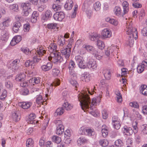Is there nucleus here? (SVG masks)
Instances as JSON below:
<instances>
[{"mask_svg":"<svg viewBox=\"0 0 147 147\" xmlns=\"http://www.w3.org/2000/svg\"><path fill=\"white\" fill-rule=\"evenodd\" d=\"M78 99L80 102V104L83 110L89 109L90 108L89 104L90 103V100L88 93L86 91L82 93L81 95H78Z\"/></svg>","mask_w":147,"mask_h":147,"instance_id":"f257e3e1","label":"nucleus"},{"mask_svg":"<svg viewBox=\"0 0 147 147\" xmlns=\"http://www.w3.org/2000/svg\"><path fill=\"white\" fill-rule=\"evenodd\" d=\"M123 7V12H122V10L120 7L118 6L115 7L114 9L115 14L119 17H123L125 14L127 13L129 11V3L125 1H124L122 3Z\"/></svg>","mask_w":147,"mask_h":147,"instance_id":"f03ea898","label":"nucleus"},{"mask_svg":"<svg viewBox=\"0 0 147 147\" xmlns=\"http://www.w3.org/2000/svg\"><path fill=\"white\" fill-rule=\"evenodd\" d=\"M126 28L125 29L126 33L128 36H131L132 37H134V38L136 40L138 38V32L136 28L133 27L132 24L129 23L126 24Z\"/></svg>","mask_w":147,"mask_h":147,"instance_id":"7ed1b4c3","label":"nucleus"},{"mask_svg":"<svg viewBox=\"0 0 147 147\" xmlns=\"http://www.w3.org/2000/svg\"><path fill=\"white\" fill-rule=\"evenodd\" d=\"M63 59L61 56V54L56 51H54L50 54V57H49V60L51 61L54 63L63 61Z\"/></svg>","mask_w":147,"mask_h":147,"instance_id":"20e7f679","label":"nucleus"},{"mask_svg":"<svg viewBox=\"0 0 147 147\" xmlns=\"http://www.w3.org/2000/svg\"><path fill=\"white\" fill-rule=\"evenodd\" d=\"M71 44L69 43L66 47L61 48V52L62 55H64L66 59L68 60L69 58L71 53Z\"/></svg>","mask_w":147,"mask_h":147,"instance_id":"39448f33","label":"nucleus"},{"mask_svg":"<svg viewBox=\"0 0 147 147\" xmlns=\"http://www.w3.org/2000/svg\"><path fill=\"white\" fill-rule=\"evenodd\" d=\"M21 6L23 8L22 14L24 16H27L29 14H31L32 13V10L30 8L29 3H22L21 5Z\"/></svg>","mask_w":147,"mask_h":147,"instance_id":"423d86ee","label":"nucleus"},{"mask_svg":"<svg viewBox=\"0 0 147 147\" xmlns=\"http://www.w3.org/2000/svg\"><path fill=\"white\" fill-rule=\"evenodd\" d=\"M75 59L80 68L84 69L86 68L87 66L83 57L80 55H78L75 57Z\"/></svg>","mask_w":147,"mask_h":147,"instance_id":"0eeeda50","label":"nucleus"},{"mask_svg":"<svg viewBox=\"0 0 147 147\" xmlns=\"http://www.w3.org/2000/svg\"><path fill=\"white\" fill-rule=\"evenodd\" d=\"M20 61L19 59H16L9 64V66L8 65L9 68L11 69L14 72L17 71L19 68V65Z\"/></svg>","mask_w":147,"mask_h":147,"instance_id":"6e6552de","label":"nucleus"},{"mask_svg":"<svg viewBox=\"0 0 147 147\" xmlns=\"http://www.w3.org/2000/svg\"><path fill=\"white\" fill-rule=\"evenodd\" d=\"M55 123L57 124L56 133L58 135H61L64 132V127L61 120L56 121Z\"/></svg>","mask_w":147,"mask_h":147,"instance_id":"1a4fd4ad","label":"nucleus"},{"mask_svg":"<svg viewBox=\"0 0 147 147\" xmlns=\"http://www.w3.org/2000/svg\"><path fill=\"white\" fill-rule=\"evenodd\" d=\"M53 17L55 20L61 21L64 18L65 14L62 11L56 12L54 14Z\"/></svg>","mask_w":147,"mask_h":147,"instance_id":"9d476101","label":"nucleus"},{"mask_svg":"<svg viewBox=\"0 0 147 147\" xmlns=\"http://www.w3.org/2000/svg\"><path fill=\"white\" fill-rule=\"evenodd\" d=\"M76 67V65L75 62L71 60L70 61L68 68L69 69V73L71 75H73L74 77L76 78V74L74 73V71L73 70Z\"/></svg>","mask_w":147,"mask_h":147,"instance_id":"9b49d317","label":"nucleus"},{"mask_svg":"<svg viewBox=\"0 0 147 147\" xmlns=\"http://www.w3.org/2000/svg\"><path fill=\"white\" fill-rule=\"evenodd\" d=\"M52 15V12L49 10H47L45 13L43 14L42 17V20L44 22L46 21L51 18Z\"/></svg>","mask_w":147,"mask_h":147,"instance_id":"f8f14e48","label":"nucleus"},{"mask_svg":"<svg viewBox=\"0 0 147 147\" xmlns=\"http://www.w3.org/2000/svg\"><path fill=\"white\" fill-rule=\"evenodd\" d=\"M83 47L87 51L92 54H96L97 53V51L92 46L88 45H83Z\"/></svg>","mask_w":147,"mask_h":147,"instance_id":"ddd939ff","label":"nucleus"},{"mask_svg":"<svg viewBox=\"0 0 147 147\" xmlns=\"http://www.w3.org/2000/svg\"><path fill=\"white\" fill-rule=\"evenodd\" d=\"M19 111L18 110H14L12 112V116L14 121L17 122L20 119V116L19 115Z\"/></svg>","mask_w":147,"mask_h":147,"instance_id":"4468645a","label":"nucleus"},{"mask_svg":"<svg viewBox=\"0 0 147 147\" xmlns=\"http://www.w3.org/2000/svg\"><path fill=\"white\" fill-rule=\"evenodd\" d=\"M87 66L90 69H95L97 67V64L96 61L93 59H91L88 62Z\"/></svg>","mask_w":147,"mask_h":147,"instance_id":"2eb2a0df","label":"nucleus"},{"mask_svg":"<svg viewBox=\"0 0 147 147\" xmlns=\"http://www.w3.org/2000/svg\"><path fill=\"white\" fill-rule=\"evenodd\" d=\"M111 34V31L108 28L104 29L102 32V36L104 38L110 37Z\"/></svg>","mask_w":147,"mask_h":147,"instance_id":"dca6fc26","label":"nucleus"},{"mask_svg":"<svg viewBox=\"0 0 147 147\" xmlns=\"http://www.w3.org/2000/svg\"><path fill=\"white\" fill-rule=\"evenodd\" d=\"M35 118V115L34 114L32 113L30 114L28 117V118L27 119V121L28 123L31 124H35V122H36L34 120Z\"/></svg>","mask_w":147,"mask_h":147,"instance_id":"f3484780","label":"nucleus"},{"mask_svg":"<svg viewBox=\"0 0 147 147\" xmlns=\"http://www.w3.org/2000/svg\"><path fill=\"white\" fill-rule=\"evenodd\" d=\"M52 66V63L51 62H48L46 64L42 65L41 68L42 70L45 71H46L51 69Z\"/></svg>","mask_w":147,"mask_h":147,"instance_id":"a211bd4d","label":"nucleus"},{"mask_svg":"<svg viewBox=\"0 0 147 147\" xmlns=\"http://www.w3.org/2000/svg\"><path fill=\"white\" fill-rule=\"evenodd\" d=\"M123 129H124L123 133H125V134L126 135L130 136L133 133V131L130 127L125 126L123 127Z\"/></svg>","mask_w":147,"mask_h":147,"instance_id":"6ab92c4d","label":"nucleus"},{"mask_svg":"<svg viewBox=\"0 0 147 147\" xmlns=\"http://www.w3.org/2000/svg\"><path fill=\"white\" fill-rule=\"evenodd\" d=\"M73 5V2L72 0H67L64 6V7L67 10H70L72 9Z\"/></svg>","mask_w":147,"mask_h":147,"instance_id":"aec40b11","label":"nucleus"},{"mask_svg":"<svg viewBox=\"0 0 147 147\" xmlns=\"http://www.w3.org/2000/svg\"><path fill=\"white\" fill-rule=\"evenodd\" d=\"M140 93L144 96H147V86L143 84L141 86L140 88Z\"/></svg>","mask_w":147,"mask_h":147,"instance_id":"412c9836","label":"nucleus"},{"mask_svg":"<svg viewBox=\"0 0 147 147\" xmlns=\"http://www.w3.org/2000/svg\"><path fill=\"white\" fill-rule=\"evenodd\" d=\"M21 26V24L20 22L18 21L15 22L13 27V31L15 32H17Z\"/></svg>","mask_w":147,"mask_h":147,"instance_id":"4be33fe9","label":"nucleus"},{"mask_svg":"<svg viewBox=\"0 0 147 147\" xmlns=\"http://www.w3.org/2000/svg\"><path fill=\"white\" fill-rule=\"evenodd\" d=\"M25 77V75L24 73L20 74L16 76V80L17 81L22 82L24 81Z\"/></svg>","mask_w":147,"mask_h":147,"instance_id":"5701e85b","label":"nucleus"},{"mask_svg":"<svg viewBox=\"0 0 147 147\" xmlns=\"http://www.w3.org/2000/svg\"><path fill=\"white\" fill-rule=\"evenodd\" d=\"M71 79L69 81L70 83L74 86L76 88L78 86V84L77 82V81L75 80V78H76L74 77L73 75H71Z\"/></svg>","mask_w":147,"mask_h":147,"instance_id":"b1692460","label":"nucleus"},{"mask_svg":"<svg viewBox=\"0 0 147 147\" xmlns=\"http://www.w3.org/2000/svg\"><path fill=\"white\" fill-rule=\"evenodd\" d=\"M21 105V107L24 109H27L29 108L32 105V103L30 102H23Z\"/></svg>","mask_w":147,"mask_h":147,"instance_id":"393cba45","label":"nucleus"},{"mask_svg":"<svg viewBox=\"0 0 147 147\" xmlns=\"http://www.w3.org/2000/svg\"><path fill=\"white\" fill-rule=\"evenodd\" d=\"M115 48L117 49V47H111L110 48H108L107 49V50L105 52V55L107 57H109L111 55H112L113 54V50L114 49H115Z\"/></svg>","mask_w":147,"mask_h":147,"instance_id":"a878e982","label":"nucleus"},{"mask_svg":"<svg viewBox=\"0 0 147 147\" xmlns=\"http://www.w3.org/2000/svg\"><path fill=\"white\" fill-rule=\"evenodd\" d=\"M64 112V110L63 107L59 108L56 111V112L54 114V116H57L58 115H61Z\"/></svg>","mask_w":147,"mask_h":147,"instance_id":"bb28decb","label":"nucleus"},{"mask_svg":"<svg viewBox=\"0 0 147 147\" xmlns=\"http://www.w3.org/2000/svg\"><path fill=\"white\" fill-rule=\"evenodd\" d=\"M100 35L97 33H94L89 36V38L92 41H94L98 40L100 37Z\"/></svg>","mask_w":147,"mask_h":147,"instance_id":"cd10ccee","label":"nucleus"},{"mask_svg":"<svg viewBox=\"0 0 147 147\" xmlns=\"http://www.w3.org/2000/svg\"><path fill=\"white\" fill-rule=\"evenodd\" d=\"M52 141L57 144H59L61 141V138L57 136H53L51 138Z\"/></svg>","mask_w":147,"mask_h":147,"instance_id":"c85d7f7f","label":"nucleus"},{"mask_svg":"<svg viewBox=\"0 0 147 147\" xmlns=\"http://www.w3.org/2000/svg\"><path fill=\"white\" fill-rule=\"evenodd\" d=\"M62 107H63L64 110L66 109L67 111L70 110L72 107L68 102H65L63 105Z\"/></svg>","mask_w":147,"mask_h":147,"instance_id":"c756f323","label":"nucleus"},{"mask_svg":"<svg viewBox=\"0 0 147 147\" xmlns=\"http://www.w3.org/2000/svg\"><path fill=\"white\" fill-rule=\"evenodd\" d=\"M99 144L101 146L103 147H106L109 144L108 141L106 140H100L99 141Z\"/></svg>","mask_w":147,"mask_h":147,"instance_id":"7c9ffc66","label":"nucleus"},{"mask_svg":"<svg viewBox=\"0 0 147 147\" xmlns=\"http://www.w3.org/2000/svg\"><path fill=\"white\" fill-rule=\"evenodd\" d=\"M104 74V77L106 79L108 80L110 79L111 76V74L109 70H106Z\"/></svg>","mask_w":147,"mask_h":147,"instance_id":"2f4dec72","label":"nucleus"},{"mask_svg":"<svg viewBox=\"0 0 147 147\" xmlns=\"http://www.w3.org/2000/svg\"><path fill=\"white\" fill-rule=\"evenodd\" d=\"M115 146L117 147H121L123 145V143L122 140L120 139H118L115 141ZM111 147H115L113 145L111 146Z\"/></svg>","mask_w":147,"mask_h":147,"instance_id":"473e14b6","label":"nucleus"},{"mask_svg":"<svg viewBox=\"0 0 147 147\" xmlns=\"http://www.w3.org/2000/svg\"><path fill=\"white\" fill-rule=\"evenodd\" d=\"M97 44L99 49H104L105 47L104 42L102 41L99 40H97Z\"/></svg>","mask_w":147,"mask_h":147,"instance_id":"72a5a7b5","label":"nucleus"},{"mask_svg":"<svg viewBox=\"0 0 147 147\" xmlns=\"http://www.w3.org/2000/svg\"><path fill=\"white\" fill-rule=\"evenodd\" d=\"M127 37L128 38V45L130 47H131L134 44V37H132L131 36H128Z\"/></svg>","mask_w":147,"mask_h":147,"instance_id":"f704fd0d","label":"nucleus"},{"mask_svg":"<svg viewBox=\"0 0 147 147\" xmlns=\"http://www.w3.org/2000/svg\"><path fill=\"white\" fill-rule=\"evenodd\" d=\"M86 135L89 136H91L94 135L95 132L93 129H86Z\"/></svg>","mask_w":147,"mask_h":147,"instance_id":"c9c22d12","label":"nucleus"},{"mask_svg":"<svg viewBox=\"0 0 147 147\" xmlns=\"http://www.w3.org/2000/svg\"><path fill=\"white\" fill-rule=\"evenodd\" d=\"M82 79L83 81L85 82H88L89 80V76L88 74L84 73L82 74Z\"/></svg>","mask_w":147,"mask_h":147,"instance_id":"e433bc0d","label":"nucleus"},{"mask_svg":"<svg viewBox=\"0 0 147 147\" xmlns=\"http://www.w3.org/2000/svg\"><path fill=\"white\" fill-rule=\"evenodd\" d=\"M7 91L5 89L3 90L0 96V99L1 100H4L5 99L7 96Z\"/></svg>","mask_w":147,"mask_h":147,"instance_id":"4c0bfd02","label":"nucleus"},{"mask_svg":"<svg viewBox=\"0 0 147 147\" xmlns=\"http://www.w3.org/2000/svg\"><path fill=\"white\" fill-rule=\"evenodd\" d=\"M88 140L84 138L80 137L78 140V144L81 145L82 144L87 143Z\"/></svg>","mask_w":147,"mask_h":147,"instance_id":"58836bf2","label":"nucleus"},{"mask_svg":"<svg viewBox=\"0 0 147 147\" xmlns=\"http://www.w3.org/2000/svg\"><path fill=\"white\" fill-rule=\"evenodd\" d=\"M142 133L143 134H147V125L144 124L141 126Z\"/></svg>","mask_w":147,"mask_h":147,"instance_id":"ea45409f","label":"nucleus"},{"mask_svg":"<svg viewBox=\"0 0 147 147\" xmlns=\"http://www.w3.org/2000/svg\"><path fill=\"white\" fill-rule=\"evenodd\" d=\"M26 145L27 147H32L33 146V141L32 139L29 138L27 140Z\"/></svg>","mask_w":147,"mask_h":147,"instance_id":"a19ab883","label":"nucleus"},{"mask_svg":"<svg viewBox=\"0 0 147 147\" xmlns=\"http://www.w3.org/2000/svg\"><path fill=\"white\" fill-rule=\"evenodd\" d=\"M43 102L42 98V96L40 95H37L36 99V103L40 105Z\"/></svg>","mask_w":147,"mask_h":147,"instance_id":"79ce46f5","label":"nucleus"},{"mask_svg":"<svg viewBox=\"0 0 147 147\" xmlns=\"http://www.w3.org/2000/svg\"><path fill=\"white\" fill-rule=\"evenodd\" d=\"M55 3L52 6V8L55 11H57L61 9V6L59 4Z\"/></svg>","mask_w":147,"mask_h":147,"instance_id":"37998d69","label":"nucleus"},{"mask_svg":"<svg viewBox=\"0 0 147 147\" xmlns=\"http://www.w3.org/2000/svg\"><path fill=\"white\" fill-rule=\"evenodd\" d=\"M101 4L98 1L96 2L94 5V9L96 11H99L100 9Z\"/></svg>","mask_w":147,"mask_h":147,"instance_id":"c03bdc74","label":"nucleus"},{"mask_svg":"<svg viewBox=\"0 0 147 147\" xmlns=\"http://www.w3.org/2000/svg\"><path fill=\"white\" fill-rule=\"evenodd\" d=\"M138 122L136 121H134L132 123V126L134 128L133 132L134 134L137 133L138 132V128L137 127Z\"/></svg>","mask_w":147,"mask_h":147,"instance_id":"a18cd8bd","label":"nucleus"},{"mask_svg":"<svg viewBox=\"0 0 147 147\" xmlns=\"http://www.w3.org/2000/svg\"><path fill=\"white\" fill-rule=\"evenodd\" d=\"M115 94L117 95V101L118 102H121L122 101V98L121 94L119 91L116 92Z\"/></svg>","mask_w":147,"mask_h":147,"instance_id":"49530a36","label":"nucleus"},{"mask_svg":"<svg viewBox=\"0 0 147 147\" xmlns=\"http://www.w3.org/2000/svg\"><path fill=\"white\" fill-rule=\"evenodd\" d=\"M9 34L8 32H5L2 36L1 39L3 40L6 41L7 40L9 37Z\"/></svg>","mask_w":147,"mask_h":147,"instance_id":"de8ad7c7","label":"nucleus"},{"mask_svg":"<svg viewBox=\"0 0 147 147\" xmlns=\"http://www.w3.org/2000/svg\"><path fill=\"white\" fill-rule=\"evenodd\" d=\"M60 71L56 68L52 69L53 75L55 77L58 76L59 74Z\"/></svg>","mask_w":147,"mask_h":147,"instance_id":"09e8293b","label":"nucleus"},{"mask_svg":"<svg viewBox=\"0 0 147 147\" xmlns=\"http://www.w3.org/2000/svg\"><path fill=\"white\" fill-rule=\"evenodd\" d=\"M57 24L56 23H49L47 24V27L49 29H54L57 27Z\"/></svg>","mask_w":147,"mask_h":147,"instance_id":"8fccbe9b","label":"nucleus"},{"mask_svg":"<svg viewBox=\"0 0 147 147\" xmlns=\"http://www.w3.org/2000/svg\"><path fill=\"white\" fill-rule=\"evenodd\" d=\"M10 9H12L15 11H18V5L16 4H13L11 5L10 7Z\"/></svg>","mask_w":147,"mask_h":147,"instance_id":"3c124183","label":"nucleus"},{"mask_svg":"<svg viewBox=\"0 0 147 147\" xmlns=\"http://www.w3.org/2000/svg\"><path fill=\"white\" fill-rule=\"evenodd\" d=\"M5 86L7 88L10 89L12 88L13 85L11 82L9 81H8L5 82Z\"/></svg>","mask_w":147,"mask_h":147,"instance_id":"603ef678","label":"nucleus"},{"mask_svg":"<svg viewBox=\"0 0 147 147\" xmlns=\"http://www.w3.org/2000/svg\"><path fill=\"white\" fill-rule=\"evenodd\" d=\"M102 136L105 138L108 134V130L107 128H102Z\"/></svg>","mask_w":147,"mask_h":147,"instance_id":"864d4df0","label":"nucleus"},{"mask_svg":"<svg viewBox=\"0 0 147 147\" xmlns=\"http://www.w3.org/2000/svg\"><path fill=\"white\" fill-rule=\"evenodd\" d=\"M86 129L84 127H81L78 131L79 133L81 135H86Z\"/></svg>","mask_w":147,"mask_h":147,"instance_id":"5fc2aeb1","label":"nucleus"},{"mask_svg":"<svg viewBox=\"0 0 147 147\" xmlns=\"http://www.w3.org/2000/svg\"><path fill=\"white\" fill-rule=\"evenodd\" d=\"M144 68L141 65H139L137 67V71L138 73H141L144 71Z\"/></svg>","mask_w":147,"mask_h":147,"instance_id":"6e6d98bb","label":"nucleus"},{"mask_svg":"<svg viewBox=\"0 0 147 147\" xmlns=\"http://www.w3.org/2000/svg\"><path fill=\"white\" fill-rule=\"evenodd\" d=\"M37 53V55L40 56H42L44 54H45L46 53V51L45 50H42V49H39V50H38L36 51Z\"/></svg>","mask_w":147,"mask_h":147,"instance_id":"4d7b16f0","label":"nucleus"},{"mask_svg":"<svg viewBox=\"0 0 147 147\" xmlns=\"http://www.w3.org/2000/svg\"><path fill=\"white\" fill-rule=\"evenodd\" d=\"M65 43V40L64 37H61V38H60L59 39L58 41V43L60 46H62Z\"/></svg>","mask_w":147,"mask_h":147,"instance_id":"13d9d810","label":"nucleus"},{"mask_svg":"<svg viewBox=\"0 0 147 147\" xmlns=\"http://www.w3.org/2000/svg\"><path fill=\"white\" fill-rule=\"evenodd\" d=\"M34 64L32 60H29L26 61L25 63V66L26 67H27L30 66H31Z\"/></svg>","mask_w":147,"mask_h":147,"instance_id":"bf43d9fd","label":"nucleus"},{"mask_svg":"<svg viewBox=\"0 0 147 147\" xmlns=\"http://www.w3.org/2000/svg\"><path fill=\"white\" fill-rule=\"evenodd\" d=\"M21 50L25 54L27 55L31 53L29 49L27 48H21Z\"/></svg>","mask_w":147,"mask_h":147,"instance_id":"052dcab7","label":"nucleus"},{"mask_svg":"<svg viewBox=\"0 0 147 147\" xmlns=\"http://www.w3.org/2000/svg\"><path fill=\"white\" fill-rule=\"evenodd\" d=\"M129 105L131 107L135 108H139L138 103L136 102H133L129 103Z\"/></svg>","mask_w":147,"mask_h":147,"instance_id":"680f3d73","label":"nucleus"},{"mask_svg":"<svg viewBox=\"0 0 147 147\" xmlns=\"http://www.w3.org/2000/svg\"><path fill=\"white\" fill-rule=\"evenodd\" d=\"M60 83V80L58 79H56L54 80L52 83V84L54 86H59Z\"/></svg>","mask_w":147,"mask_h":147,"instance_id":"e2e57ef3","label":"nucleus"},{"mask_svg":"<svg viewBox=\"0 0 147 147\" xmlns=\"http://www.w3.org/2000/svg\"><path fill=\"white\" fill-rule=\"evenodd\" d=\"M78 6L77 5H75L74 6V11L72 13L71 15V17L72 18H74L76 16V11L78 10Z\"/></svg>","mask_w":147,"mask_h":147,"instance_id":"0e129e2a","label":"nucleus"},{"mask_svg":"<svg viewBox=\"0 0 147 147\" xmlns=\"http://www.w3.org/2000/svg\"><path fill=\"white\" fill-rule=\"evenodd\" d=\"M92 109V111H90L92 115L94 117H96L98 116L99 114V112L97 111L93 110Z\"/></svg>","mask_w":147,"mask_h":147,"instance_id":"69168bd1","label":"nucleus"},{"mask_svg":"<svg viewBox=\"0 0 147 147\" xmlns=\"http://www.w3.org/2000/svg\"><path fill=\"white\" fill-rule=\"evenodd\" d=\"M30 26L29 24H25L24 26V32H28L29 31Z\"/></svg>","mask_w":147,"mask_h":147,"instance_id":"338daca9","label":"nucleus"},{"mask_svg":"<svg viewBox=\"0 0 147 147\" xmlns=\"http://www.w3.org/2000/svg\"><path fill=\"white\" fill-rule=\"evenodd\" d=\"M133 6L135 8H138L141 7L142 5L141 4L138 2H133L132 3Z\"/></svg>","mask_w":147,"mask_h":147,"instance_id":"774afa93","label":"nucleus"}]
</instances>
